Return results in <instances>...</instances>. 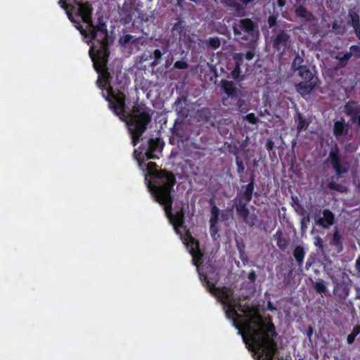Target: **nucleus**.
<instances>
[{
  "mask_svg": "<svg viewBox=\"0 0 360 360\" xmlns=\"http://www.w3.org/2000/svg\"><path fill=\"white\" fill-rule=\"evenodd\" d=\"M233 324L239 330L243 341L257 354L259 360H273L277 349L274 327L266 323L255 310L235 311Z\"/></svg>",
  "mask_w": 360,
  "mask_h": 360,
  "instance_id": "1",
  "label": "nucleus"
},
{
  "mask_svg": "<svg viewBox=\"0 0 360 360\" xmlns=\"http://www.w3.org/2000/svg\"><path fill=\"white\" fill-rule=\"evenodd\" d=\"M184 240L192 255L193 263L196 266L200 281L215 297L217 302L221 304L225 311V285L217 286L220 274L224 271V261L220 259L217 261L214 255L203 265L204 255L200 250L199 242L192 236L188 230H186Z\"/></svg>",
  "mask_w": 360,
  "mask_h": 360,
  "instance_id": "2",
  "label": "nucleus"
},
{
  "mask_svg": "<svg viewBox=\"0 0 360 360\" xmlns=\"http://www.w3.org/2000/svg\"><path fill=\"white\" fill-rule=\"evenodd\" d=\"M89 28V39L96 40L97 43V45L91 47L89 55L94 63V69L98 73H102L106 84L110 79V73L105 70L110 55L107 25L103 17H99L96 25Z\"/></svg>",
  "mask_w": 360,
  "mask_h": 360,
  "instance_id": "3",
  "label": "nucleus"
},
{
  "mask_svg": "<svg viewBox=\"0 0 360 360\" xmlns=\"http://www.w3.org/2000/svg\"><path fill=\"white\" fill-rule=\"evenodd\" d=\"M154 111L145 103L136 102L132 108L131 113L127 121L128 130L131 135V143L136 146L140 138L147 129L152 120Z\"/></svg>",
  "mask_w": 360,
  "mask_h": 360,
  "instance_id": "4",
  "label": "nucleus"
},
{
  "mask_svg": "<svg viewBox=\"0 0 360 360\" xmlns=\"http://www.w3.org/2000/svg\"><path fill=\"white\" fill-rule=\"evenodd\" d=\"M155 162H149L146 165V170L152 179L153 184L150 187L154 197H157L167 190H173L176 181L175 176L167 170H158Z\"/></svg>",
  "mask_w": 360,
  "mask_h": 360,
  "instance_id": "5",
  "label": "nucleus"
},
{
  "mask_svg": "<svg viewBox=\"0 0 360 360\" xmlns=\"http://www.w3.org/2000/svg\"><path fill=\"white\" fill-rule=\"evenodd\" d=\"M173 190H167L163 193L155 197L156 201L164 207V210L167 217L169 219L170 223L173 225L174 229L177 234H180L179 228L184 227L185 223V209L184 205H182L180 210H178L175 214L172 213V204L174 201V196L172 195Z\"/></svg>",
  "mask_w": 360,
  "mask_h": 360,
  "instance_id": "6",
  "label": "nucleus"
},
{
  "mask_svg": "<svg viewBox=\"0 0 360 360\" xmlns=\"http://www.w3.org/2000/svg\"><path fill=\"white\" fill-rule=\"evenodd\" d=\"M106 91L107 96L104 97L108 101L110 109L116 115H122L125 110V94L120 90H114L110 85Z\"/></svg>",
  "mask_w": 360,
  "mask_h": 360,
  "instance_id": "7",
  "label": "nucleus"
},
{
  "mask_svg": "<svg viewBox=\"0 0 360 360\" xmlns=\"http://www.w3.org/2000/svg\"><path fill=\"white\" fill-rule=\"evenodd\" d=\"M78 6V15L81 17L83 22L86 23L88 27H93L94 22L92 21V11L93 8L89 2H79L75 3Z\"/></svg>",
  "mask_w": 360,
  "mask_h": 360,
  "instance_id": "8",
  "label": "nucleus"
},
{
  "mask_svg": "<svg viewBox=\"0 0 360 360\" xmlns=\"http://www.w3.org/2000/svg\"><path fill=\"white\" fill-rule=\"evenodd\" d=\"M233 32L236 36L241 35L243 32L248 35H252L254 32V25L251 20L243 19L238 21L233 26Z\"/></svg>",
  "mask_w": 360,
  "mask_h": 360,
  "instance_id": "9",
  "label": "nucleus"
},
{
  "mask_svg": "<svg viewBox=\"0 0 360 360\" xmlns=\"http://www.w3.org/2000/svg\"><path fill=\"white\" fill-rule=\"evenodd\" d=\"M236 211L238 216L249 226H253L257 221V216L255 213H252L247 208L245 203L240 201L236 207Z\"/></svg>",
  "mask_w": 360,
  "mask_h": 360,
  "instance_id": "10",
  "label": "nucleus"
},
{
  "mask_svg": "<svg viewBox=\"0 0 360 360\" xmlns=\"http://www.w3.org/2000/svg\"><path fill=\"white\" fill-rule=\"evenodd\" d=\"M329 158L337 174L340 175L346 173L348 171V164L345 161L341 160L336 151L332 150L330 153Z\"/></svg>",
  "mask_w": 360,
  "mask_h": 360,
  "instance_id": "11",
  "label": "nucleus"
},
{
  "mask_svg": "<svg viewBox=\"0 0 360 360\" xmlns=\"http://www.w3.org/2000/svg\"><path fill=\"white\" fill-rule=\"evenodd\" d=\"M219 209L216 206L213 205L211 208V217L210 219V232L211 234L212 238L217 240L219 238V229L217 226V224L219 220Z\"/></svg>",
  "mask_w": 360,
  "mask_h": 360,
  "instance_id": "12",
  "label": "nucleus"
},
{
  "mask_svg": "<svg viewBox=\"0 0 360 360\" xmlns=\"http://www.w3.org/2000/svg\"><path fill=\"white\" fill-rule=\"evenodd\" d=\"M195 117L198 122L204 124L214 125V122L216 121L215 117L213 116V112L208 108H202L198 110Z\"/></svg>",
  "mask_w": 360,
  "mask_h": 360,
  "instance_id": "13",
  "label": "nucleus"
},
{
  "mask_svg": "<svg viewBox=\"0 0 360 360\" xmlns=\"http://www.w3.org/2000/svg\"><path fill=\"white\" fill-rule=\"evenodd\" d=\"M318 85V81H302L295 85V89L299 94L304 96L309 95Z\"/></svg>",
  "mask_w": 360,
  "mask_h": 360,
  "instance_id": "14",
  "label": "nucleus"
},
{
  "mask_svg": "<svg viewBox=\"0 0 360 360\" xmlns=\"http://www.w3.org/2000/svg\"><path fill=\"white\" fill-rule=\"evenodd\" d=\"M316 224L325 229H328L334 223V215L329 210L323 211V217L316 220Z\"/></svg>",
  "mask_w": 360,
  "mask_h": 360,
  "instance_id": "15",
  "label": "nucleus"
},
{
  "mask_svg": "<svg viewBox=\"0 0 360 360\" xmlns=\"http://www.w3.org/2000/svg\"><path fill=\"white\" fill-rule=\"evenodd\" d=\"M233 58L235 60V68L231 72V77L235 79L241 80L243 79V75H241L242 71L240 67L243 63V55L234 53Z\"/></svg>",
  "mask_w": 360,
  "mask_h": 360,
  "instance_id": "16",
  "label": "nucleus"
},
{
  "mask_svg": "<svg viewBox=\"0 0 360 360\" xmlns=\"http://www.w3.org/2000/svg\"><path fill=\"white\" fill-rule=\"evenodd\" d=\"M297 72L299 76L302 79L303 81H318V79L316 77H315L313 71L307 66L300 68V70Z\"/></svg>",
  "mask_w": 360,
  "mask_h": 360,
  "instance_id": "17",
  "label": "nucleus"
},
{
  "mask_svg": "<svg viewBox=\"0 0 360 360\" xmlns=\"http://www.w3.org/2000/svg\"><path fill=\"white\" fill-rule=\"evenodd\" d=\"M172 34L176 39H181L185 34L184 28L181 22H176L172 28Z\"/></svg>",
  "mask_w": 360,
  "mask_h": 360,
  "instance_id": "18",
  "label": "nucleus"
},
{
  "mask_svg": "<svg viewBox=\"0 0 360 360\" xmlns=\"http://www.w3.org/2000/svg\"><path fill=\"white\" fill-rule=\"evenodd\" d=\"M288 39L289 35L287 33L282 32L277 35L275 39V44L278 49H280V46H286L288 45Z\"/></svg>",
  "mask_w": 360,
  "mask_h": 360,
  "instance_id": "19",
  "label": "nucleus"
},
{
  "mask_svg": "<svg viewBox=\"0 0 360 360\" xmlns=\"http://www.w3.org/2000/svg\"><path fill=\"white\" fill-rule=\"evenodd\" d=\"M295 13L297 16L303 18L306 21H310L314 18L312 14L307 11L302 6H297L295 8Z\"/></svg>",
  "mask_w": 360,
  "mask_h": 360,
  "instance_id": "20",
  "label": "nucleus"
},
{
  "mask_svg": "<svg viewBox=\"0 0 360 360\" xmlns=\"http://www.w3.org/2000/svg\"><path fill=\"white\" fill-rule=\"evenodd\" d=\"M347 131V128L344 124L343 122L338 121L334 124V134L336 136H342Z\"/></svg>",
  "mask_w": 360,
  "mask_h": 360,
  "instance_id": "21",
  "label": "nucleus"
},
{
  "mask_svg": "<svg viewBox=\"0 0 360 360\" xmlns=\"http://www.w3.org/2000/svg\"><path fill=\"white\" fill-rule=\"evenodd\" d=\"M68 18L73 23H75V27L78 30L80 33L84 35L86 38H89V30H87L83 27L80 22H76L71 14L68 13Z\"/></svg>",
  "mask_w": 360,
  "mask_h": 360,
  "instance_id": "22",
  "label": "nucleus"
},
{
  "mask_svg": "<svg viewBox=\"0 0 360 360\" xmlns=\"http://www.w3.org/2000/svg\"><path fill=\"white\" fill-rule=\"evenodd\" d=\"M162 148L160 141L158 139L151 138L148 141V149L153 152H157Z\"/></svg>",
  "mask_w": 360,
  "mask_h": 360,
  "instance_id": "23",
  "label": "nucleus"
},
{
  "mask_svg": "<svg viewBox=\"0 0 360 360\" xmlns=\"http://www.w3.org/2000/svg\"><path fill=\"white\" fill-rule=\"evenodd\" d=\"M296 122H297V131L300 132L305 130L309 126V122L303 117L300 114L297 115Z\"/></svg>",
  "mask_w": 360,
  "mask_h": 360,
  "instance_id": "24",
  "label": "nucleus"
},
{
  "mask_svg": "<svg viewBox=\"0 0 360 360\" xmlns=\"http://www.w3.org/2000/svg\"><path fill=\"white\" fill-rule=\"evenodd\" d=\"M351 56L352 53H350V51L346 53H339L335 56V58L340 61V65L343 67L346 65Z\"/></svg>",
  "mask_w": 360,
  "mask_h": 360,
  "instance_id": "25",
  "label": "nucleus"
},
{
  "mask_svg": "<svg viewBox=\"0 0 360 360\" xmlns=\"http://www.w3.org/2000/svg\"><path fill=\"white\" fill-rule=\"evenodd\" d=\"M274 237L276 240L278 247L281 250H285L288 245V240L282 236L281 233L278 232Z\"/></svg>",
  "mask_w": 360,
  "mask_h": 360,
  "instance_id": "26",
  "label": "nucleus"
},
{
  "mask_svg": "<svg viewBox=\"0 0 360 360\" xmlns=\"http://www.w3.org/2000/svg\"><path fill=\"white\" fill-rule=\"evenodd\" d=\"M254 189V186L252 183L248 184L245 187V191L243 193V198L246 202H249L252 198V195Z\"/></svg>",
  "mask_w": 360,
  "mask_h": 360,
  "instance_id": "27",
  "label": "nucleus"
},
{
  "mask_svg": "<svg viewBox=\"0 0 360 360\" xmlns=\"http://www.w3.org/2000/svg\"><path fill=\"white\" fill-rule=\"evenodd\" d=\"M254 189V186L252 183L248 184L245 187V191L243 193V198L246 202H249L252 198V195Z\"/></svg>",
  "mask_w": 360,
  "mask_h": 360,
  "instance_id": "28",
  "label": "nucleus"
},
{
  "mask_svg": "<svg viewBox=\"0 0 360 360\" xmlns=\"http://www.w3.org/2000/svg\"><path fill=\"white\" fill-rule=\"evenodd\" d=\"M294 257L297 262L302 263L304 257V251L302 247H297L294 250Z\"/></svg>",
  "mask_w": 360,
  "mask_h": 360,
  "instance_id": "29",
  "label": "nucleus"
},
{
  "mask_svg": "<svg viewBox=\"0 0 360 360\" xmlns=\"http://www.w3.org/2000/svg\"><path fill=\"white\" fill-rule=\"evenodd\" d=\"M220 40L217 37H210L207 41V46L212 48V49H217L220 46Z\"/></svg>",
  "mask_w": 360,
  "mask_h": 360,
  "instance_id": "30",
  "label": "nucleus"
},
{
  "mask_svg": "<svg viewBox=\"0 0 360 360\" xmlns=\"http://www.w3.org/2000/svg\"><path fill=\"white\" fill-rule=\"evenodd\" d=\"M303 61V58L299 55H297L292 63V68L295 71H299L300 68H303L304 66L302 65Z\"/></svg>",
  "mask_w": 360,
  "mask_h": 360,
  "instance_id": "31",
  "label": "nucleus"
},
{
  "mask_svg": "<svg viewBox=\"0 0 360 360\" xmlns=\"http://www.w3.org/2000/svg\"><path fill=\"white\" fill-rule=\"evenodd\" d=\"M243 10H244V8L238 4H233V5L228 6V11H230L231 13L236 12L237 13V15H241L243 14Z\"/></svg>",
  "mask_w": 360,
  "mask_h": 360,
  "instance_id": "32",
  "label": "nucleus"
},
{
  "mask_svg": "<svg viewBox=\"0 0 360 360\" xmlns=\"http://www.w3.org/2000/svg\"><path fill=\"white\" fill-rule=\"evenodd\" d=\"M134 37V36H132L129 34H124L123 37H122L120 39V43L122 46H124L131 41L132 44H135L136 39H134L132 41Z\"/></svg>",
  "mask_w": 360,
  "mask_h": 360,
  "instance_id": "33",
  "label": "nucleus"
},
{
  "mask_svg": "<svg viewBox=\"0 0 360 360\" xmlns=\"http://www.w3.org/2000/svg\"><path fill=\"white\" fill-rule=\"evenodd\" d=\"M314 288L315 290L319 293H323L326 291V286L323 281H317L314 283Z\"/></svg>",
  "mask_w": 360,
  "mask_h": 360,
  "instance_id": "34",
  "label": "nucleus"
},
{
  "mask_svg": "<svg viewBox=\"0 0 360 360\" xmlns=\"http://www.w3.org/2000/svg\"><path fill=\"white\" fill-rule=\"evenodd\" d=\"M352 25H353V27L354 28L356 34L359 37V39H360V25H359V22L358 16L356 15H352Z\"/></svg>",
  "mask_w": 360,
  "mask_h": 360,
  "instance_id": "35",
  "label": "nucleus"
},
{
  "mask_svg": "<svg viewBox=\"0 0 360 360\" xmlns=\"http://www.w3.org/2000/svg\"><path fill=\"white\" fill-rule=\"evenodd\" d=\"M226 95L227 96H233L237 94V87L233 86L232 82H226Z\"/></svg>",
  "mask_w": 360,
  "mask_h": 360,
  "instance_id": "36",
  "label": "nucleus"
},
{
  "mask_svg": "<svg viewBox=\"0 0 360 360\" xmlns=\"http://www.w3.org/2000/svg\"><path fill=\"white\" fill-rule=\"evenodd\" d=\"M310 222V217L308 214L304 216L301 220V229L302 233H304L307 229V226Z\"/></svg>",
  "mask_w": 360,
  "mask_h": 360,
  "instance_id": "37",
  "label": "nucleus"
},
{
  "mask_svg": "<svg viewBox=\"0 0 360 360\" xmlns=\"http://www.w3.org/2000/svg\"><path fill=\"white\" fill-rule=\"evenodd\" d=\"M162 53L159 49H155L152 53L150 57L154 58L156 64L160 63V60L162 59Z\"/></svg>",
  "mask_w": 360,
  "mask_h": 360,
  "instance_id": "38",
  "label": "nucleus"
},
{
  "mask_svg": "<svg viewBox=\"0 0 360 360\" xmlns=\"http://www.w3.org/2000/svg\"><path fill=\"white\" fill-rule=\"evenodd\" d=\"M349 51L350 53H352V56H354L357 58H360V46H352L349 48Z\"/></svg>",
  "mask_w": 360,
  "mask_h": 360,
  "instance_id": "39",
  "label": "nucleus"
},
{
  "mask_svg": "<svg viewBox=\"0 0 360 360\" xmlns=\"http://www.w3.org/2000/svg\"><path fill=\"white\" fill-rule=\"evenodd\" d=\"M243 120H247L251 124H256L258 122V119L256 117L254 113H250L243 117Z\"/></svg>",
  "mask_w": 360,
  "mask_h": 360,
  "instance_id": "40",
  "label": "nucleus"
},
{
  "mask_svg": "<svg viewBox=\"0 0 360 360\" xmlns=\"http://www.w3.org/2000/svg\"><path fill=\"white\" fill-rule=\"evenodd\" d=\"M188 65L186 62L183 60H177L174 63V67L179 70H184L188 68Z\"/></svg>",
  "mask_w": 360,
  "mask_h": 360,
  "instance_id": "41",
  "label": "nucleus"
},
{
  "mask_svg": "<svg viewBox=\"0 0 360 360\" xmlns=\"http://www.w3.org/2000/svg\"><path fill=\"white\" fill-rule=\"evenodd\" d=\"M145 157L147 160L158 159V157L155 154V152H153L152 150H150L149 149L146 150V151L145 153Z\"/></svg>",
  "mask_w": 360,
  "mask_h": 360,
  "instance_id": "42",
  "label": "nucleus"
},
{
  "mask_svg": "<svg viewBox=\"0 0 360 360\" xmlns=\"http://www.w3.org/2000/svg\"><path fill=\"white\" fill-rule=\"evenodd\" d=\"M359 333H360V330H358V329H354V330L352 331V333H350V334L348 335V337H347V342H348L349 344H352V343L354 342V339H355L356 336Z\"/></svg>",
  "mask_w": 360,
  "mask_h": 360,
  "instance_id": "43",
  "label": "nucleus"
},
{
  "mask_svg": "<svg viewBox=\"0 0 360 360\" xmlns=\"http://www.w3.org/2000/svg\"><path fill=\"white\" fill-rule=\"evenodd\" d=\"M314 244L315 246L319 247V248H321V250H323L322 240L321 239L320 237L316 236V237L314 238Z\"/></svg>",
  "mask_w": 360,
  "mask_h": 360,
  "instance_id": "44",
  "label": "nucleus"
},
{
  "mask_svg": "<svg viewBox=\"0 0 360 360\" xmlns=\"http://www.w3.org/2000/svg\"><path fill=\"white\" fill-rule=\"evenodd\" d=\"M333 29L335 31L336 33H340L342 32V29L340 25L338 24V22L335 21L333 24Z\"/></svg>",
  "mask_w": 360,
  "mask_h": 360,
  "instance_id": "45",
  "label": "nucleus"
},
{
  "mask_svg": "<svg viewBox=\"0 0 360 360\" xmlns=\"http://www.w3.org/2000/svg\"><path fill=\"white\" fill-rule=\"evenodd\" d=\"M339 239H340V235L338 233V231H335L333 234V243L334 244H336L338 243V242L339 241Z\"/></svg>",
  "mask_w": 360,
  "mask_h": 360,
  "instance_id": "46",
  "label": "nucleus"
},
{
  "mask_svg": "<svg viewBox=\"0 0 360 360\" xmlns=\"http://www.w3.org/2000/svg\"><path fill=\"white\" fill-rule=\"evenodd\" d=\"M236 162L238 165V170L239 172H242L244 170V166L242 162H239L238 159L236 158Z\"/></svg>",
  "mask_w": 360,
  "mask_h": 360,
  "instance_id": "47",
  "label": "nucleus"
},
{
  "mask_svg": "<svg viewBox=\"0 0 360 360\" xmlns=\"http://www.w3.org/2000/svg\"><path fill=\"white\" fill-rule=\"evenodd\" d=\"M255 53L252 51H248L245 54V58L248 60H250L253 58Z\"/></svg>",
  "mask_w": 360,
  "mask_h": 360,
  "instance_id": "48",
  "label": "nucleus"
},
{
  "mask_svg": "<svg viewBox=\"0 0 360 360\" xmlns=\"http://www.w3.org/2000/svg\"><path fill=\"white\" fill-rule=\"evenodd\" d=\"M186 101V98H181V97H178L176 98V100L174 102V105H179V104H181L182 102H185Z\"/></svg>",
  "mask_w": 360,
  "mask_h": 360,
  "instance_id": "49",
  "label": "nucleus"
},
{
  "mask_svg": "<svg viewBox=\"0 0 360 360\" xmlns=\"http://www.w3.org/2000/svg\"><path fill=\"white\" fill-rule=\"evenodd\" d=\"M268 21L270 27L274 26L276 23V19L273 17H269Z\"/></svg>",
  "mask_w": 360,
  "mask_h": 360,
  "instance_id": "50",
  "label": "nucleus"
},
{
  "mask_svg": "<svg viewBox=\"0 0 360 360\" xmlns=\"http://www.w3.org/2000/svg\"><path fill=\"white\" fill-rule=\"evenodd\" d=\"M329 188L331 189L340 190L341 186L340 185H336L335 184H330L329 185Z\"/></svg>",
  "mask_w": 360,
  "mask_h": 360,
  "instance_id": "51",
  "label": "nucleus"
},
{
  "mask_svg": "<svg viewBox=\"0 0 360 360\" xmlns=\"http://www.w3.org/2000/svg\"><path fill=\"white\" fill-rule=\"evenodd\" d=\"M228 291L226 290V299L228 298ZM226 317H230V315L229 314V311L231 310V307L228 304V302H226Z\"/></svg>",
  "mask_w": 360,
  "mask_h": 360,
  "instance_id": "52",
  "label": "nucleus"
},
{
  "mask_svg": "<svg viewBox=\"0 0 360 360\" xmlns=\"http://www.w3.org/2000/svg\"><path fill=\"white\" fill-rule=\"evenodd\" d=\"M220 87H221V90L223 92H225V79H221V80L220 82Z\"/></svg>",
  "mask_w": 360,
  "mask_h": 360,
  "instance_id": "53",
  "label": "nucleus"
},
{
  "mask_svg": "<svg viewBox=\"0 0 360 360\" xmlns=\"http://www.w3.org/2000/svg\"><path fill=\"white\" fill-rule=\"evenodd\" d=\"M277 4L279 7L282 8L285 4V0H278Z\"/></svg>",
  "mask_w": 360,
  "mask_h": 360,
  "instance_id": "54",
  "label": "nucleus"
},
{
  "mask_svg": "<svg viewBox=\"0 0 360 360\" xmlns=\"http://www.w3.org/2000/svg\"><path fill=\"white\" fill-rule=\"evenodd\" d=\"M356 268L358 270V271L360 272V256L358 257V259L356 261Z\"/></svg>",
  "mask_w": 360,
  "mask_h": 360,
  "instance_id": "55",
  "label": "nucleus"
},
{
  "mask_svg": "<svg viewBox=\"0 0 360 360\" xmlns=\"http://www.w3.org/2000/svg\"><path fill=\"white\" fill-rule=\"evenodd\" d=\"M136 159L137 160L138 162H139V165L140 167L142 166V164L143 163V158L141 159V158H139L137 157L136 155L135 156Z\"/></svg>",
  "mask_w": 360,
  "mask_h": 360,
  "instance_id": "56",
  "label": "nucleus"
},
{
  "mask_svg": "<svg viewBox=\"0 0 360 360\" xmlns=\"http://www.w3.org/2000/svg\"><path fill=\"white\" fill-rule=\"evenodd\" d=\"M273 142L272 141H269L268 143H267V148L271 150L273 148Z\"/></svg>",
  "mask_w": 360,
  "mask_h": 360,
  "instance_id": "57",
  "label": "nucleus"
},
{
  "mask_svg": "<svg viewBox=\"0 0 360 360\" xmlns=\"http://www.w3.org/2000/svg\"><path fill=\"white\" fill-rule=\"evenodd\" d=\"M249 278L251 280H253L255 278V274L253 272L250 274Z\"/></svg>",
  "mask_w": 360,
  "mask_h": 360,
  "instance_id": "58",
  "label": "nucleus"
},
{
  "mask_svg": "<svg viewBox=\"0 0 360 360\" xmlns=\"http://www.w3.org/2000/svg\"><path fill=\"white\" fill-rule=\"evenodd\" d=\"M252 0H241V1L243 2V4L244 5H246L248 4L249 2L252 1Z\"/></svg>",
  "mask_w": 360,
  "mask_h": 360,
  "instance_id": "59",
  "label": "nucleus"
},
{
  "mask_svg": "<svg viewBox=\"0 0 360 360\" xmlns=\"http://www.w3.org/2000/svg\"><path fill=\"white\" fill-rule=\"evenodd\" d=\"M352 105H354V104H352H352H347L346 105V108L349 110L352 107Z\"/></svg>",
  "mask_w": 360,
  "mask_h": 360,
  "instance_id": "60",
  "label": "nucleus"
},
{
  "mask_svg": "<svg viewBox=\"0 0 360 360\" xmlns=\"http://www.w3.org/2000/svg\"><path fill=\"white\" fill-rule=\"evenodd\" d=\"M221 103L225 105V98H221Z\"/></svg>",
  "mask_w": 360,
  "mask_h": 360,
  "instance_id": "61",
  "label": "nucleus"
},
{
  "mask_svg": "<svg viewBox=\"0 0 360 360\" xmlns=\"http://www.w3.org/2000/svg\"><path fill=\"white\" fill-rule=\"evenodd\" d=\"M219 1L222 4H225V0H219Z\"/></svg>",
  "mask_w": 360,
  "mask_h": 360,
  "instance_id": "62",
  "label": "nucleus"
},
{
  "mask_svg": "<svg viewBox=\"0 0 360 360\" xmlns=\"http://www.w3.org/2000/svg\"><path fill=\"white\" fill-rule=\"evenodd\" d=\"M358 122H359V124L360 125V115L358 117Z\"/></svg>",
  "mask_w": 360,
  "mask_h": 360,
  "instance_id": "63",
  "label": "nucleus"
},
{
  "mask_svg": "<svg viewBox=\"0 0 360 360\" xmlns=\"http://www.w3.org/2000/svg\"><path fill=\"white\" fill-rule=\"evenodd\" d=\"M243 38H246V39H247V38H248V37H247L246 35H244V36L243 37Z\"/></svg>",
  "mask_w": 360,
  "mask_h": 360,
  "instance_id": "64",
  "label": "nucleus"
}]
</instances>
